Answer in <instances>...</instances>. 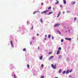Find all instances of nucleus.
<instances>
[{
	"label": "nucleus",
	"mask_w": 78,
	"mask_h": 78,
	"mask_svg": "<svg viewBox=\"0 0 78 78\" xmlns=\"http://www.w3.org/2000/svg\"><path fill=\"white\" fill-rule=\"evenodd\" d=\"M51 66L52 67V68H53V69H56V65L55 64V66H54L53 65V64H52L51 65Z\"/></svg>",
	"instance_id": "1"
},
{
	"label": "nucleus",
	"mask_w": 78,
	"mask_h": 78,
	"mask_svg": "<svg viewBox=\"0 0 78 78\" xmlns=\"http://www.w3.org/2000/svg\"><path fill=\"white\" fill-rule=\"evenodd\" d=\"M47 12L46 11H44L43 12H41V14H47Z\"/></svg>",
	"instance_id": "2"
},
{
	"label": "nucleus",
	"mask_w": 78,
	"mask_h": 78,
	"mask_svg": "<svg viewBox=\"0 0 78 78\" xmlns=\"http://www.w3.org/2000/svg\"><path fill=\"white\" fill-rule=\"evenodd\" d=\"M59 24H56L54 26L55 27H59Z\"/></svg>",
	"instance_id": "3"
},
{
	"label": "nucleus",
	"mask_w": 78,
	"mask_h": 78,
	"mask_svg": "<svg viewBox=\"0 0 78 78\" xmlns=\"http://www.w3.org/2000/svg\"><path fill=\"white\" fill-rule=\"evenodd\" d=\"M10 44H11V45L12 46V47H13V48H14L13 44H12V41H10Z\"/></svg>",
	"instance_id": "4"
},
{
	"label": "nucleus",
	"mask_w": 78,
	"mask_h": 78,
	"mask_svg": "<svg viewBox=\"0 0 78 78\" xmlns=\"http://www.w3.org/2000/svg\"><path fill=\"white\" fill-rule=\"evenodd\" d=\"M37 12H39V11H35L33 13V14H36Z\"/></svg>",
	"instance_id": "5"
},
{
	"label": "nucleus",
	"mask_w": 78,
	"mask_h": 78,
	"mask_svg": "<svg viewBox=\"0 0 78 78\" xmlns=\"http://www.w3.org/2000/svg\"><path fill=\"white\" fill-rule=\"evenodd\" d=\"M53 12H49L48 15H50V14H52Z\"/></svg>",
	"instance_id": "6"
},
{
	"label": "nucleus",
	"mask_w": 78,
	"mask_h": 78,
	"mask_svg": "<svg viewBox=\"0 0 78 78\" xmlns=\"http://www.w3.org/2000/svg\"><path fill=\"white\" fill-rule=\"evenodd\" d=\"M42 57H43V56L42 55H41V57H40L39 58L41 60H42Z\"/></svg>",
	"instance_id": "7"
},
{
	"label": "nucleus",
	"mask_w": 78,
	"mask_h": 78,
	"mask_svg": "<svg viewBox=\"0 0 78 78\" xmlns=\"http://www.w3.org/2000/svg\"><path fill=\"white\" fill-rule=\"evenodd\" d=\"M61 72H62V70H61V69H59L58 71V73H61Z\"/></svg>",
	"instance_id": "8"
},
{
	"label": "nucleus",
	"mask_w": 78,
	"mask_h": 78,
	"mask_svg": "<svg viewBox=\"0 0 78 78\" xmlns=\"http://www.w3.org/2000/svg\"><path fill=\"white\" fill-rule=\"evenodd\" d=\"M63 2L64 5L66 3V1L65 0H63Z\"/></svg>",
	"instance_id": "9"
},
{
	"label": "nucleus",
	"mask_w": 78,
	"mask_h": 78,
	"mask_svg": "<svg viewBox=\"0 0 78 78\" xmlns=\"http://www.w3.org/2000/svg\"><path fill=\"white\" fill-rule=\"evenodd\" d=\"M59 52H60V51L59 50H58V51H57V55H58V54H59Z\"/></svg>",
	"instance_id": "10"
},
{
	"label": "nucleus",
	"mask_w": 78,
	"mask_h": 78,
	"mask_svg": "<svg viewBox=\"0 0 78 78\" xmlns=\"http://www.w3.org/2000/svg\"><path fill=\"white\" fill-rule=\"evenodd\" d=\"M51 37V35L49 34L48 35V37H49V39H50V38Z\"/></svg>",
	"instance_id": "11"
},
{
	"label": "nucleus",
	"mask_w": 78,
	"mask_h": 78,
	"mask_svg": "<svg viewBox=\"0 0 78 78\" xmlns=\"http://www.w3.org/2000/svg\"><path fill=\"white\" fill-rule=\"evenodd\" d=\"M68 41H71V38H68Z\"/></svg>",
	"instance_id": "12"
},
{
	"label": "nucleus",
	"mask_w": 78,
	"mask_h": 78,
	"mask_svg": "<svg viewBox=\"0 0 78 78\" xmlns=\"http://www.w3.org/2000/svg\"><path fill=\"white\" fill-rule=\"evenodd\" d=\"M27 66L28 69H29V68H30V65H27Z\"/></svg>",
	"instance_id": "13"
},
{
	"label": "nucleus",
	"mask_w": 78,
	"mask_h": 78,
	"mask_svg": "<svg viewBox=\"0 0 78 78\" xmlns=\"http://www.w3.org/2000/svg\"><path fill=\"white\" fill-rule=\"evenodd\" d=\"M59 33V34H61V32L59 31H57Z\"/></svg>",
	"instance_id": "14"
},
{
	"label": "nucleus",
	"mask_w": 78,
	"mask_h": 78,
	"mask_svg": "<svg viewBox=\"0 0 78 78\" xmlns=\"http://www.w3.org/2000/svg\"><path fill=\"white\" fill-rule=\"evenodd\" d=\"M56 4H58L59 3V1H57L56 2Z\"/></svg>",
	"instance_id": "15"
},
{
	"label": "nucleus",
	"mask_w": 78,
	"mask_h": 78,
	"mask_svg": "<svg viewBox=\"0 0 78 78\" xmlns=\"http://www.w3.org/2000/svg\"><path fill=\"white\" fill-rule=\"evenodd\" d=\"M58 50H61V47H59L58 49Z\"/></svg>",
	"instance_id": "16"
},
{
	"label": "nucleus",
	"mask_w": 78,
	"mask_h": 78,
	"mask_svg": "<svg viewBox=\"0 0 78 78\" xmlns=\"http://www.w3.org/2000/svg\"><path fill=\"white\" fill-rule=\"evenodd\" d=\"M65 73H66V71H64L62 72V74H64Z\"/></svg>",
	"instance_id": "17"
},
{
	"label": "nucleus",
	"mask_w": 78,
	"mask_h": 78,
	"mask_svg": "<svg viewBox=\"0 0 78 78\" xmlns=\"http://www.w3.org/2000/svg\"><path fill=\"white\" fill-rule=\"evenodd\" d=\"M69 73V71H67L66 72V73Z\"/></svg>",
	"instance_id": "18"
},
{
	"label": "nucleus",
	"mask_w": 78,
	"mask_h": 78,
	"mask_svg": "<svg viewBox=\"0 0 78 78\" xmlns=\"http://www.w3.org/2000/svg\"><path fill=\"white\" fill-rule=\"evenodd\" d=\"M51 6H50L48 8V9H51Z\"/></svg>",
	"instance_id": "19"
},
{
	"label": "nucleus",
	"mask_w": 78,
	"mask_h": 78,
	"mask_svg": "<svg viewBox=\"0 0 78 78\" xmlns=\"http://www.w3.org/2000/svg\"><path fill=\"white\" fill-rule=\"evenodd\" d=\"M23 51H26V49L25 48H24L23 49Z\"/></svg>",
	"instance_id": "20"
},
{
	"label": "nucleus",
	"mask_w": 78,
	"mask_h": 78,
	"mask_svg": "<svg viewBox=\"0 0 78 78\" xmlns=\"http://www.w3.org/2000/svg\"><path fill=\"white\" fill-rule=\"evenodd\" d=\"M40 21L41 23H42V19H40Z\"/></svg>",
	"instance_id": "21"
},
{
	"label": "nucleus",
	"mask_w": 78,
	"mask_h": 78,
	"mask_svg": "<svg viewBox=\"0 0 78 78\" xmlns=\"http://www.w3.org/2000/svg\"><path fill=\"white\" fill-rule=\"evenodd\" d=\"M41 67L42 68H43V67H44V65L43 64H42L41 65Z\"/></svg>",
	"instance_id": "22"
},
{
	"label": "nucleus",
	"mask_w": 78,
	"mask_h": 78,
	"mask_svg": "<svg viewBox=\"0 0 78 78\" xmlns=\"http://www.w3.org/2000/svg\"><path fill=\"white\" fill-rule=\"evenodd\" d=\"M73 5H74V4H75V2H73Z\"/></svg>",
	"instance_id": "23"
},
{
	"label": "nucleus",
	"mask_w": 78,
	"mask_h": 78,
	"mask_svg": "<svg viewBox=\"0 0 78 78\" xmlns=\"http://www.w3.org/2000/svg\"><path fill=\"white\" fill-rule=\"evenodd\" d=\"M51 58H54V57L53 56H51V57H50Z\"/></svg>",
	"instance_id": "24"
},
{
	"label": "nucleus",
	"mask_w": 78,
	"mask_h": 78,
	"mask_svg": "<svg viewBox=\"0 0 78 78\" xmlns=\"http://www.w3.org/2000/svg\"><path fill=\"white\" fill-rule=\"evenodd\" d=\"M44 78V76H43L41 77V78Z\"/></svg>",
	"instance_id": "25"
},
{
	"label": "nucleus",
	"mask_w": 78,
	"mask_h": 78,
	"mask_svg": "<svg viewBox=\"0 0 78 78\" xmlns=\"http://www.w3.org/2000/svg\"><path fill=\"white\" fill-rule=\"evenodd\" d=\"M64 41V40H63V39H62L61 40V42H62Z\"/></svg>",
	"instance_id": "26"
},
{
	"label": "nucleus",
	"mask_w": 78,
	"mask_h": 78,
	"mask_svg": "<svg viewBox=\"0 0 78 78\" xmlns=\"http://www.w3.org/2000/svg\"><path fill=\"white\" fill-rule=\"evenodd\" d=\"M30 45H32V41H31L30 43Z\"/></svg>",
	"instance_id": "27"
},
{
	"label": "nucleus",
	"mask_w": 78,
	"mask_h": 78,
	"mask_svg": "<svg viewBox=\"0 0 78 78\" xmlns=\"http://www.w3.org/2000/svg\"><path fill=\"white\" fill-rule=\"evenodd\" d=\"M72 72V69L70 70L69 71V72H70V73Z\"/></svg>",
	"instance_id": "28"
},
{
	"label": "nucleus",
	"mask_w": 78,
	"mask_h": 78,
	"mask_svg": "<svg viewBox=\"0 0 78 78\" xmlns=\"http://www.w3.org/2000/svg\"><path fill=\"white\" fill-rule=\"evenodd\" d=\"M14 77L15 78H16V75H14Z\"/></svg>",
	"instance_id": "29"
},
{
	"label": "nucleus",
	"mask_w": 78,
	"mask_h": 78,
	"mask_svg": "<svg viewBox=\"0 0 78 78\" xmlns=\"http://www.w3.org/2000/svg\"><path fill=\"white\" fill-rule=\"evenodd\" d=\"M76 20V18H74V21H75Z\"/></svg>",
	"instance_id": "30"
},
{
	"label": "nucleus",
	"mask_w": 78,
	"mask_h": 78,
	"mask_svg": "<svg viewBox=\"0 0 78 78\" xmlns=\"http://www.w3.org/2000/svg\"><path fill=\"white\" fill-rule=\"evenodd\" d=\"M51 52H50L48 53V54L50 55V54H51Z\"/></svg>",
	"instance_id": "31"
},
{
	"label": "nucleus",
	"mask_w": 78,
	"mask_h": 78,
	"mask_svg": "<svg viewBox=\"0 0 78 78\" xmlns=\"http://www.w3.org/2000/svg\"><path fill=\"white\" fill-rule=\"evenodd\" d=\"M61 14V12H60L58 14V15H60Z\"/></svg>",
	"instance_id": "32"
},
{
	"label": "nucleus",
	"mask_w": 78,
	"mask_h": 78,
	"mask_svg": "<svg viewBox=\"0 0 78 78\" xmlns=\"http://www.w3.org/2000/svg\"><path fill=\"white\" fill-rule=\"evenodd\" d=\"M60 7H61V8H62V5H60Z\"/></svg>",
	"instance_id": "33"
},
{
	"label": "nucleus",
	"mask_w": 78,
	"mask_h": 78,
	"mask_svg": "<svg viewBox=\"0 0 78 78\" xmlns=\"http://www.w3.org/2000/svg\"><path fill=\"white\" fill-rule=\"evenodd\" d=\"M65 39H66V40H68V38H65Z\"/></svg>",
	"instance_id": "34"
},
{
	"label": "nucleus",
	"mask_w": 78,
	"mask_h": 78,
	"mask_svg": "<svg viewBox=\"0 0 78 78\" xmlns=\"http://www.w3.org/2000/svg\"><path fill=\"white\" fill-rule=\"evenodd\" d=\"M46 12H48V11H49V10H46Z\"/></svg>",
	"instance_id": "35"
},
{
	"label": "nucleus",
	"mask_w": 78,
	"mask_h": 78,
	"mask_svg": "<svg viewBox=\"0 0 78 78\" xmlns=\"http://www.w3.org/2000/svg\"><path fill=\"white\" fill-rule=\"evenodd\" d=\"M59 16H60V15H58V16H57V18H58V17H59Z\"/></svg>",
	"instance_id": "36"
},
{
	"label": "nucleus",
	"mask_w": 78,
	"mask_h": 78,
	"mask_svg": "<svg viewBox=\"0 0 78 78\" xmlns=\"http://www.w3.org/2000/svg\"><path fill=\"white\" fill-rule=\"evenodd\" d=\"M52 39H54V37H52Z\"/></svg>",
	"instance_id": "37"
},
{
	"label": "nucleus",
	"mask_w": 78,
	"mask_h": 78,
	"mask_svg": "<svg viewBox=\"0 0 78 78\" xmlns=\"http://www.w3.org/2000/svg\"><path fill=\"white\" fill-rule=\"evenodd\" d=\"M51 58L50 57V58H49V60H50V59H51Z\"/></svg>",
	"instance_id": "38"
},
{
	"label": "nucleus",
	"mask_w": 78,
	"mask_h": 78,
	"mask_svg": "<svg viewBox=\"0 0 78 78\" xmlns=\"http://www.w3.org/2000/svg\"><path fill=\"white\" fill-rule=\"evenodd\" d=\"M41 4L42 5H43L44 4L42 2V3H41Z\"/></svg>",
	"instance_id": "39"
},
{
	"label": "nucleus",
	"mask_w": 78,
	"mask_h": 78,
	"mask_svg": "<svg viewBox=\"0 0 78 78\" xmlns=\"http://www.w3.org/2000/svg\"><path fill=\"white\" fill-rule=\"evenodd\" d=\"M39 34H37V36H39Z\"/></svg>",
	"instance_id": "40"
},
{
	"label": "nucleus",
	"mask_w": 78,
	"mask_h": 78,
	"mask_svg": "<svg viewBox=\"0 0 78 78\" xmlns=\"http://www.w3.org/2000/svg\"><path fill=\"white\" fill-rule=\"evenodd\" d=\"M33 40H34V37H33Z\"/></svg>",
	"instance_id": "41"
},
{
	"label": "nucleus",
	"mask_w": 78,
	"mask_h": 78,
	"mask_svg": "<svg viewBox=\"0 0 78 78\" xmlns=\"http://www.w3.org/2000/svg\"><path fill=\"white\" fill-rule=\"evenodd\" d=\"M38 49L39 50V47H38Z\"/></svg>",
	"instance_id": "42"
},
{
	"label": "nucleus",
	"mask_w": 78,
	"mask_h": 78,
	"mask_svg": "<svg viewBox=\"0 0 78 78\" xmlns=\"http://www.w3.org/2000/svg\"><path fill=\"white\" fill-rule=\"evenodd\" d=\"M33 26H32V29H33Z\"/></svg>",
	"instance_id": "43"
},
{
	"label": "nucleus",
	"mask_w": 78,
	"mask_h": 78,
	"mask_svg": "<svg viewBox=\"0 0 78 78\" xmlns=\"http://www.w3.org/2000/svg\"><path fill=\"white\" fill-rule=\"evenodd\" d=\"M45 37H47V35H45Z\"/></svg>",
	"instance_id": "44"
},
{
	"label": "nucleus",
	"mask_w": 78,
	"mask_h": 78,
	"mask_svg": "<svg viewBox=\"0 0 78 78\" xmlns=\"http://www.w3.org/2000/svg\"><path fill=\"white\" fill-rule=\"evenodd\" d=\"M59 57H60V58H61V55H60V56H59Z\"/></svg>",
	"instance_id": "45"
},
{
	"label": "nucleus",
	"mask_w": 78,
	"mask_h": 78,
	"mask_svg": "<svg viewBox=\"0 0 78 78\" xmlns=\"http://www.w3.org/2000/svg\"><path fill=\"white\" fill-rule=\"evenodd\" d=\"M65 12H63V14H64Z\"/></svg>",
	"instance_id": "46"
},
{
	"label": "nucleus",
	"mask_w": 78,
	"mask_h": 78,
	"mask_svg": "<svg viewBox=\"0 0 78 78\" xmlns=\"http://www.w3.org/2000/svg\"><path fill=\"white\" fill-rule=\"evenodd\" d=\"M69 76L70 77L72 76Z\"/></svg>",
	"instance_id": "47"
},
{
	"label": "nucleus",
	"mask_w": 78,
	"mask_h": 78,
	"mask_svg": "<svg viewBox=\"0 0 78 78\" xmlns=\"http://www.w3.org/2000/svg\"><path fill=\"white\" fill-rule=\"evenodd\" d=\"M46 39H47V38H45V40H46Z\"/></svg>",
	"instance_id": "48"
},
{
	"label": "nucleus",
	"mask_w": 78,
	"mask_h": 78,
	"mask_svg": "<svg viewBox=\"0 0 78 78\" xmlns=\"http://www.w3.org/2000/svg\"><path fill=\"white\" fill-rule=\"evenodd\" d=\"M68 31H69H69H70V30H68Z\"/></svg>",
	"instance_id": "49"
},
{
	"label": "nucleus",
	"mask_w": 78,
	"mask_h": 78,
	"mask_svg": "<svg viewBox=\"0 0 78 78\" xmlns=\"http://www.w3.org/2000/svg\"><path fill=\"white\" fill-rule=\"evenodd\" d=\"M53 9H55V8H53Z\"/></svg>",
	"instance_id": "50"
},
{
	"label": "nucleus",
	"mask_w": 78,
	"mask_h": 78,
	"mask_svg": "<svg viewBox=\"0 0 78 78\" xmlns=\"http://www.w3.org/2000/svg\"><path fill=\"white\" fill-rule=\"evenodd\" d=\"M56 1H58V0H55Z\"/></svg>",
	"instance_id": "51"
},
{
	"label": "nucleus",
	"mask_w": 78,
	"mask_h": 78,
	"mask_svg": "<svg viewBox=\"0 0 78 78\" xmlns=\"http://www.w3.org/2000/svg\"><path fill=\"white\" fill-rule=\"evenodd\" d=\"M77 40H78V38H77Z\"/></svg>",
	"instance_id": "52"
},
{
	"label": "nucleus",
	"mask_w": 78,
	"mask_h": 78,
	"mask_svg": "<svg viewBox=\"0 0 78 78\" xmlns=\"http://www.w3.org/2000/svg\"><path fill=\"white\" fill-rule=\"evenodd\" d=\"M59 59H60V58H59Z\"/></svg>",
	"instance_id": "53"
},
{
	"label": "nucleus",
	"mask_w": 78,
	"mask_h": 78,
	"mask_svg": "<svg viewBox=\"0 0 78 78\" xmlns=\"http://www.w3.org/2000/svg\"><path fill=\"white\" fill-rule=\"evenodd\" d=\"M71 78H73V77H71Z\"/></svg>",
	"instance_id": "54"
}]
</instances>
